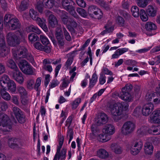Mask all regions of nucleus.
Returning a JSON list of instances; mask_svg holds the SVG:
<instances>
[{
	"label": "nucleus",
	"mask_w": 160,
	"mask_h": 160,
	"mask_svg": "<svg viewBox=\"0 0 160 160\" xmlns=\"http://www.w3.org/2000/svg\"><path fill=\"white\" fill-rule=\"evenodd\" d=\"M21 38L17 36L12 32L8 33L6 35L7 41L8 44L10 46L15 47L19 44L20 42H25V37L22 32H20Z\"/></svg>",
	"instance_id": "f257e3e1"
},
{
	"label": "nucleus",
	"mask_w": 160,
	"mask_h": 160,
	"mask_svg": "<svg viewBox=\"0 0 160 160\" xmlns=\"http://www.w3.org/2000/svg\"><path fill=\"white\" fill-rule=\"evenodd\" d=\"M123 103H117L111 104L109 106V110L112 116V118L115 122L121 120L122 112V104Z\"/></svg>",
	"instance_id": "f03ea898"
},
{
	"label": "nucleus",
	"mask_w": 160,
	"mask_h": 160,
	"mask_svg": "<svg viewBox=\"0 0 160 160\" xmlns=\"http://www.w3.org/2000/svg\"><path fill=\"white\" fill-rule=\"evenodd\" d=\"M63 8L76 19L79 17L75 11V7L73 6L74 4L72 0H63L62 2Z\"/></svg>",
	"instance_id": "7ed1b4c3"
},
{
	"label": "nucleus",
	"mask_w": 160,
	"mask_h": 160,
	"mask_svg": "<svg viewBox=\"0 0 160 160\" xmlns=\"http://www.w3.org/2000/svg\"><path fill=\"white\" fill-rule=\"evenodd\" d=\"M12 123L7 115L0 114V126L3 127L2 130L5 132H10L12 128Z\"/></svg>",
	"instance_id": "20e7f679"
},
{
	"label": "nucleus",
	"mask_w": 160,
	"mask_h": 160,
	"mask_svg": "<svg viewBox=\"0 0 160 160\" xmlns=\"http://www.w3.org/2000/svg\"><path fill=\"white\" fill-rule=\"evenodd\" d=\"M136 125L131 121H127L123 125L122 127V133L125 135L132 133L135 129Z\"/></svg>",
	"instance_id": "39448f33"
},
{
	"label": "nucleus",
	"mask_w": 160,
	"mask_h": 160,
	"mask_svg": "<svg viewBox=\"0 0 160 160\" xmlns=\"http://www.w3.org/2000/svg\"><path fill=\"white\" fill-rule=\"evenodd\" d=\"M19 68L24 73L28 75H32L33 71L31 65L25 60H21L18 64Z\"/></svg>",
	"instance_id": "423d86ee"
},
{
	"label": "nucleus",
	"mask_w": 160,
	"mask_h": 160,
	"mask_svg": "<svg viewBox=\"0 0 160 160\" xmlns=\"http://www.w3.org/2000/svg\"><path fill=\"white\" fill-rule=\"evenodd\" d=\"M12 52L16 59L21 58H24L28 53L27 49L23 46L19 47L17 51L12 49Z\"/></svg>",
	"instance_id": "0eeeda50"
},
{
	"label": "nucleus",
	"mask_w": 160,
	"mask_h": 160,
	"mask_svg": "<svg viewBox=\"0 0 160 160\" xmlns=\"http://www.w3.org/2000/svg\"><path fill=\"white\" fill-rule=\"evenodd\" d=\"M12 110L18 122L20 123H24L26 121V117L24 112L17 107H13Z\"/></svg>",
	"instance_id": "6e6552de"
},
{
	"label": "nucleus",
	"mask_w": 160,
	"mask_h": 160,
	"mask_svg": "<svg viewBox=\"0 0 160 160\" xmlns=\"http://www.w3.org/2000/svg\"><path fill=\"white\" fill-rule=\"evenodd\" d=\"M142 145V143L140 140L134 141L132 144L131 153L134 155H137L140 152Z\"/></svg>",
	"instance_id": "1a4fd4ad"
},
{
	"label": "nucleus",
	"mask_w": 160,
	"mask_h": 160,
	"mask_svg": "<svg viewBox=\"0 0 160 160\" xmlns=\"http://www.w3.org/2000/svg\"><path fill=\"white\" fill-rule=\"evenodd\" d=\"M8 25L11 30H15L20 29L21 24L17 18H13L11 19Z\"/></svg>",
	"instance_id": "9d476101"
},
{
	"label": "nucleus",
	"mask_w": 160,
	"mask_h": 160,
	"mask_svg": "<svg viewBox=\"0 0 160 160\" xmlns=\"http://www.w3.org/2000/svg\"><path fill=\"white\" fill-rule=\"evenodd\" d=\"M8 144L10 147L13 149L20 148L21 146L20 140L14 138H9L8 141Z\"/></svg>",
	"instance_id": "9b49d317"
},
{
	"label": "nucleus",
	"mask_w": 160,
	"mask_h": 160,
	"mask_svg": "<svg viewBox=\"0 0 160 160\" xmlns=\"http://www.w3.org/2000/svg\"><path fill=\"white\" fill-rule=\"evenodd\" d=\"M154 109L153 104L151 102L145 104L142 109V114L145 116H148L150 114Z\"/></svg>",
	"instance_id": "f8f14e48"
},
{
	"label": "nucleus",
	"mask_w": 160,
	"mask_h": 160,
	"mask_svg": "<svg viewBox=\"0 0 160 160\" xmlns=\"http://www.w3.org/2000/svg\"><path fill=\"white\" fill-rule=\"evenodd\" d=\"M49 27L54 28L58 26V20L56 17L51 14L49 15L48 18Z\"/></svg>",
	"instance_id": "ddd939ff"
},
{
	"label": "nucleus",
	"mask_w": 160,
	"mask_h": 160,
	"mask_svg": "<svg viewBox=\"0 0 160 160\" xmlns=\"http://www.w3.org/2000/svg\"><path fill=\"white\" fill-rule=\"evenodd\" d=\"M10 75L19 83L21 84L23 82V78L22 73L19 71V70L17 71L12 72Z\"/></svg>",
	"instance_id": "4468645a"
},
{
	"label": "nucleus",
	"mask_w": 160,
	"mask_h": 160,
	"mask_svg": "<svg viewBox=\"0 0 160 160\" xmlns=\"http://www.w3.org/2000/svg\"><path fill=\"white\" fill-rule=\"evenodd\" d=\"M103 132L105 134L110 136L115 132V128L113 125L112 124H106L103 129Z\"/></svg>",
	"instance_id": "2eb2a0df"
},
{
	"label": "nucleus",
	"mask_w": 160,
	"mask_h": 160,
	"mask_svg": "<svg viewBox=\"0 0 160 160\" xmlns=\"http://www.w3.org/2000/svg\"><path fill=\"white\" fill-rule=\"evenodd\" d=\"M61 148H57V152L56 155L58 157V160H63L66 157V153L67 149L65 148H63L61 151L60 149Z\"/></svg>",
	"instance_id": "dca6fc26"
},
{
	"label": "nucleus",
	"mask_w": 160,
	"mask_h": 160,
	"mask_svg": "<svg viewBox=\"0 0 160 160\" xmlns=\"http://www.w3.org/2000/svg\"><path fill=\"white\" fill-rule=\"evenodd\" d=\"M119 97L122 99L127 102H131L132 100V98L131 94L128 93L127 92L122 91L120 94L119 95Z\"/></svg>",
	"instance_id": "f3484780"
},
{
	"label": "nucleus",
	"mask_w": 160,
	"mask_h": 160,
	"mask_svg": "<svg viewBox=\"0 0 160 160\" xmlns=\"http://www.w3.org/2000/svg\"><path fill=\"white\" fill-rule=\"evenodd\" d=\"M108 120V118L107 115L104 113H102L100 117L98 119L97 123L98 125H101L105 124Z\"/></svg>",
	"instance_id": "a211bd4d"
},
{
	"label": "nucleus",
	"mask_w": 160,
	"mask_h": 160,
	"mask_svg": "<svg viewBox=\"0 0 160 160\" xmlns=\"http://www.w3.org/2000/svg\"><path fill=\"white\" fill-rule=\"evenodd\" d=\"M59 1V0H43L42 3L46 8H51L55 3H58Z\"/></svg>",
	"instance_id": "6ab92c4d"
},
{
	"label": "nucleus",
	"mask_w": 160,
	"mask_h": 160,
	"mask_svg": "<svg viewBox=\"0 0 160 160\" xmlns=\"http://www.w3.org/2000/svg\"><path fill=\"white\" fill-rule=\"evenodd\" d=\"M7 66L9 68L13 70V72L17 71L19 69L15 62L12 59H9L6 62Z\"/></svg>",
	"instance_id": "aec40b11"
},
{
	"label": "nucleus",
	"mask_w": 160,
	"mask_h": 160,
	"mask_svg": "<svg viewBox=\"0 0 160 160\" xmlns=\"http://www.w3.org/2000/svg\"><path fill=\"white\" fill-rule=\"evenodd\" d=\"M10 79L7 75L4 74L0 80V84L2 88H6V86L9 82Z\"/></svg>",
	"instance_id": "412c9836"
},
{
	"label": "nucleus",
	"mask_w": 160,
	"mask_h": 160,
	"mask_svg": "<svg viewBox=\"0 0 160 160\" xmlns=\"http://www.w3.org/2000/svg\"><path fill=\"white\" fill-rule=\"evenodd\" d=\"M0 90V94L2 98L7 101L10 100L11 97L10 95L6 91L7 88H1Z\"/></svg>",
	"instance_id": "4be33fe9"
},
{
	"label": "nucleus",
	"mask_w": 160,
	"mask_h": 160,
	"mask_svg": "<svg viewBox=\"0 0 160 160\" xmlns=\"http://www.w3.org/2000/svg\"><path fill=\"white\" fill-rule=\"evenodd\" d=\"M97 155L101 158L105 159L108 157L109 154L105 149H100L97 151Z\"/></svg>",
	"instance_id": "5701e85b"
},
{
	"label": "nucleus",
	"mask_w": 160,
	"mask_h": 160,
	"mask_svg": "<svg viewBox=\"0 0 160 160\" xmlns=\"http://www.w3.org/2000/svg\"><path fill=\"white\" fill-rule=\"evenodd\" d=\"M153 147L150 142H147L144 145V152L146 154L151 155L152 153Z\"/></svg>",
	"instance_id": "b1692460"
},
{
	"label": "nucleus",
	"mask_w": 160,
	"mask_h": 160,
	"mask_svg": "<svg viewBox=\"0 0 160 160\" xmlns=\"http://www.w3.org/2000/svg\"><path fill=\"white\" fill-rule=\"evenodd\" d=\"M29 4L28 0H22L19 7L18 11L22 12L28 9Z\"/></svg>",
	"instance_id": "393cba45"
},
{
	"label": "nucleus",
	"mask_w": 160,
	"mask_h": 160,
	"mask_svg": "<svg viewBox=\"0 0 160 160\" xmlns=\"http://www.w3.org/2000/svg\"><path fill=\"white\" fill-rule=\"evenodd\" d=\"M113 151L117 154H120L122 152V149L120 146L116 143L112 144L111 146Z\"/></svg>",
	"instance_id": "a878e982"
},
{
	"label": "nucleus",
	"mask_w": 160,
	"mask_h": 160,
	"mask_svg": "<svg viewBox=\"0 0 160 160\" xmlns=\"http://www.w3.org/2000/svg\"><path fill=\"white\" fill-rule=\"evenodd\" d=\"M9 49L6 45L0 46V55L2 57H4L8 55L9 52Z\"/></svg>",
	"instance_id": "bb28decb"
},
{
	"label": "nucleus",
	"mask_w": 160,
	"mask_h": 160,
	"mask_svg": "<svg viewBox=\"0 0 160 160\" xmlns=\"http://www.w3.org/2000/svg\"><path fill=\"white\" fill-rule=\"evenodd\" d=\"M17 93H19L21 97H25L27 95V92L25 88L22 86H19L17 87Z\"/></svg>",
	"instance_id": "cd10ccee"
},
{
	"label": "nucleus",
	"mask_w": 160,
	"mask_h": 160,
	"mask_svg": "<svg viewBox=\"0 0 160 160\" xmlns=\"http://www.w3.org/2000/svg\"><path fill=\"white\" fill-rule=\"evenodd\" d=\"M145 28L147 30L151 31L157 28L156 25L152 22H148L145 25Z\"/></svg>",
	"instance_id": "c85d7f7f"
},
{
	"label": "nucleus",
	"mask_w": 160,
	"mask_h": 160,
	"mask_svg": "<svg viewBox=\"0 0 160 160\" xmlns=\"http://www.w3.org/2000/svg\"><path fill=\"white\" fill-rule=\"evenodd\" d=\"M7 87V89L10 90L12 92H14L16 91V85L14 81H10L9 82L6 86Z\"/></svg>",
	"instance_id": "c756f323"
},
{
	"label": "nucleus",
	"mask_w": 160,
	"mask_h": 160,
	"mask_svg": "<svg viewBox=\"0 0 160 160\" xmlns=\"http://www.w3.org/2000/svg\"><path fill=\"white\" fill-rule=\"evenodd\" d=\"M98 126L97 124H93L91 128L92 134L95 137L98 136L99 132V130Z\"/></svg>",
	"instance_id": "7c9ffc66"
},
{
	"label": "nucleus",
	"mask_w": 160,
	"mask_h": 160,
	"mask_svg": "<svg viewBox=\"0 0 160 160\" xmlns=\"http://www.w3.org/2000/svg\"><path fill=\"white\" fill-rule=\"evenodd\" d=\"M111 139V136L107 135V134H100L98 137V139L100 141L102 142H105L108 141Z\"/></svg>",
	"instance_id": "2f4dec72"
},
{
	"label": "nucleus",
	"mask_w": 160,
	"mask_h": 160,
	"mask_svg": "<svg viewBox=\"0 0 160 160\" xmlns=\"http://www.w3.org/2000/svg\"><path fill=\"white\" fill-rule=\"evenodd\" d=\"M146 12L148 16L153 17L156 15V11L152 6H149L146 10Z\"/></svg>",
	"instance_id": "473e14b6"
},
{
	"label": "nucleus",
	"mask_w": 160,
	"mask_h": 160,
	"mask_svg": "<svg viewBox=\"0 0 160 160\" xmlns=\"http://www.w3.org/2000/svg\"><path fill=\"white\" fill-rule=\"evenodd\" d=\"M98 78L96 73H94L92 77V78L90 79V83L89 87L90 88H92L96 84Z\"/></svg>",
	"instance_id": "72a5a7b5"
},
{
	"label": "nucleus",
	"mask_w": 160,
	"mask_h": 160,
	"mask_svg": "<svg viewBox=\"0 0 160 160\" xmlns=\"http://www.w3.org/2000/svg\"><path fill=\"white\" fill-rule=\"evenodd\" d=\"M139 16L141 20L144 22L147 21L148 19V16L147 12L143 9H141Z\"/></svg>",
	"instance_id": "f704fd0d"
},
{
	"label": "nucleus",
	"mask_w": 160,
	"mask_h": 160,
	"mask_svg": "<svg viewBox=\"0 0 160 160\" xmlns=\"http://www.w3.org/2000/svg\"><path fill=\"white\" fill-rule=\"evenodd\" d=\"M131 11L134 17H138L139 16V9L137 6H132L131 9Z\"/></svg>",
	"instance_id": "c9c22d12"
},
{
	"label": "nucleus",
	"mask_w": 160,
	"mask_h": 160,
	"mask_svg": "<svg viewBox=\"0 0 160 160\" xmlns=\"http://www.w3.org/2000/svg\"><path fill=\"white\" fill-rule=\"evenodd\" d=\"M56 12L58 14L61 18V19L65 18H68V13L65 11H62L59 9H57Z\"/></svg>",
	"instance_id": "e433bc0d"
},
{
	"label": "nucleus",
	"mask_w": 160,
	"mask_h": 160,
	"mask_svg": "<svg viewBox=\"0 0 160 160\" xmlns=\"http://www.w3.org/2000/svg\"><path fill=\"white\" fill-rule=\"evenodd\" d=\"M96 10L95 13L92 17L98 19H101L102 17V11L99 8Z\"/></svg>",
	"instance_id": "4c0bfd02"
},
{
	"label": "nucleus",
	"mask_w": 160,
	"mask_h": 160,
	"mask_svg": "<svg viewBox=\"0 0 160 160\" xmlns=\"http://www.w3.org/2000/svg\"><path fill=\"white\" fill-rule=\"evenodd\" d=\"M152 0H137V3L138 5L142 8H144L148 5V2Z\"/></svg>",
	"instance_id": "58836bf2"
},
{
	"label": "nucleus",
	"mask_w": 160,
	"mask_h": 160,
	"mask_svg": "<svg viewBox=\"0 0 160 160\" xmlns=\"http://www.w3.org/2000/svg\"><path fill=\"white\" fill-rule=\"evenodd\" d=\"M34 81L33 79H29L26 82L27 88L29 89H32L34 87Z\"/></svg>",
	"instance_id": "ea45409f"
},
{
	"label": "nucleus",
	"mask_w": 160,
	"mask_h": 160,
	"mask_svg": "<svg viewBox=\"0 0 160 160\" xmlns=\"http://www.w3.org/2000/svg\"><path fill=\"white\" fill-rule=\"evenodd\" d=\"M28 38L29 41L32 42H34L39 39L38 36L34 33L29 34Z\"/></svg>",
	"instance_id": "a19ab883"
},
{
	"label": "nucleus",
	"mask_w": 160,
	"mask_h": 160,
	"mask_svg": "<svg viewBox=\"0 0 160 160\" xmlns=\"http://www.w3.org/2000/svg\"><path fill=\"white\" fill-rule=\"evenodd\" d=\"M147 130V128L146 127H142L138 130L137 133L141 137L146 133Z\"/></svg>",
	"instance_id": "79ce46f5"
},
{
	"label": "nucleus",
	"mask_w": 160,
	"mask_h": 160,
	"mask_svg": "<svg viewBox=\"0 0 160 160\" xmlns=\"http://www.w3.org/2000/svg\"><path fill=\"white\" fill-rule=\"evenodd\" d=\"M98 8L95 6H91L88 8V13L89 15L92 17Z\"/></svg>",
	"instance_id": "37998d69"
},
{
	"label": "nucleus",
	"mask_w": 160,
	"mask_h": 160,
	"mask_svg": "<svg viewBox=\"0 0 160 160\" xmlns=\"http://www.w3.org/2000/svg\"><path fill=\"white\" fill-rule=\"evenodd\" d=\"M76 11L80 15L83 17L85 18L88 16L87 13L86 11L82 8H77Z\"/></svg>",
	"instance_id": "c03bdc74"
},
{
	"label": "nucleus",
	"mask_w": 160,
	"mask_h": 160,
	"mask_svg": "<svg viewBox=\"0 0 160 160\" xmlns=\"http://www.w3.org/2000/svg\"><path fill=\"white\" fill-rule=\"evenodd\" d=\"M30 30L37 34H39L41 33V31L37 26L33 25H30L29 27Z\"/></svg>",
	"instance_id": "a18cd8bd"
},
{
	"label": "nucleus",
	"mask_w": 160,
	"mask_h": 160,
	"mask_svg": "<svg viewBox=\"0 0 160 160\" xmlns=\"http://www.w3.org/2000/svg\"><path fill=\"white\" fill-rule=\"evenodd\" d=\"M40 38L42 43L44 45H47L49 43L48 39L45 35L41 34L40 36Z\"/></svg>",
	"instance_id": "49530a36"
},
{
	"label": "nucleus",
	"mask_w": 160,
	"mask_h": 160,
	"mask_svg": "<svg viewBox=\"0 0 160 160\" xmlns=\"http://www.w3.org/2000/svg\"><path fill=\"white\" fill-rule=\"evenodd\" d=\"M55 36L56 37L63 36V32L61 25H59L56 28Z\"/></svg>",
	"instance_id": "de8ad7c7"
},
{
	"label": "nucleus",
	"mask_w": 160,
	"mask_h": 160,
	"mask_svg": "<svg viewBox=\"0 0 160 160\" xmlns=\"http://www.w3.org/2000/svg\"><path fill=\"white\" fill-rule=\"evenodd\" d=\"M58 45L62 46L64 44V41H65L63 35L60 36L56 37Z\"/></svg>",
	"instance_id": "09e8293b"
},
{
	"label": "nucleus",
	"mask_w": 160,
	"mask_h": 160,
	"mask_svg": "<svg viewBox=\"0 0 160 160\" xmlns=\"http://www.w3.org/2000/svg\"><path fill=\"white\" fill-rule=\"evenodd\" d=\"M132 89V86L131 84H127L122 89V91L130 93V92Z\"/></svg>",
	"instance_id": "8fccbe9b"
},
{
	"label": "nucleus",
	"mask_w": 160,
	"mask_h": 160,
	"mask_svg": "<svg viewBox=\"0 0 160 160\" xmlns=\"http://www.w3.org/2000/svg\"><path fill=\"white\" fill-rule=\"evenodd\" d=\"M150 122L152 123H158L160 122V119L158 117L152 114L150 116Z\"/></svg>",
	"instance_id": "3c124183"
},
{
	"label": "nucleus",
	"mask_w": 160,
	"mask_h": 160,
	"mask_svg": "<svg viewBox=\"0 0 160 160\" xmlns=\"http://www.w3.org/2000/svg\"><path fill=\"white\" fill-rule=\"evenodd\" d=\"M29 14L31 17L34 20H36L38 18L37 12L34 9L30 10Z\"/></svg>",
	"instance_id": "603ef678"
},
{
	"label": "nucleus",
	"mask_w": 160,
	"mask_h": 160,
	"mask_svg": "<svg viewBox=\"0 0 160 160\" xmlns=\"http://www.w3.org/2000/svg\"><path fill=\"white\" fill-rule=\"evenodd\" d=\"M12 15L10 14H6L4 16V24L8 25V23L11 20Z\"/></svg>",
	"instance_id": "864d4df0"
},
{
	"label": "nucleus",
	"mask_w": 160,
	"mask_h": 160,
	"mask_svg": "<svg viewBox=\"0 0 160 160\" xmlns=\"http://www.w3.org/2000/svg\"><path fill=\"white\" fill-rule=\"evenodd\" d=\"M152 130L154 135H158L160 134V126H152Z\"/></svg>",
	"instance_id": "5fc2aeb1"
},
{
	"label": "nucleus",
	"mask_w": 160,
	"mask_h": 160,
	"mask_svg": "<svg viewBox=\"0 0 160 160\" xmlns=\"http://www.w3.org/2000/svg\"><path fill=\"white\" fill-rule=\"evenodd\" d=\"M124 19L120 16L117 17V22L118 25L120 27H123L124 25Z\"/></svg>",
	"instance_id": "6e6d98bb"
},
{
	"label": "nucleus",
	"mask_w": 160,
	"mask_h": 160,
	"mask_svg": "<svg viewBox=\"0 0 160 160\" xmlns=\"http://www.w3.org/2000/svg\"><path fill=\"white\" fill-rule=\"evenodd\" d=\"M64 35L66 40L68 41H70L71 39V38L69 33L66 30V28L64 27L62 28Z\"/></svg>",
	"instance_id": "4d7b16f0"
},
{
	"label": "nucleus",
	"mask_w": 160,
	"mask_h": 160,
	"mask_svg": "<svg viewBox=\"0 0 160 160\" xmlns=\"http://www.w3.org/2000/svg\"><path fill=\"white\" fill-rule=\"evenodd\" d=\"M73 132L72 129L71 128H68L67 132V137H69L68 143H69L73 138Z\"/></svg>",
	"instance_id": "13d9d810"
},
{
	"label": "nucleus",
	"mask_w": 160,
	"mask_h": 160,
	"mask_svg": "<svg viewBox=\"0 0 160 160\" xmlns=\"http://www.w3.org/2000/svg\"><path fill=\"white\" fill-rule=\"evenodd\" d=\"M42 78L41 77H39L37 78L36 82L34 85L35 89L37 90H38V87L40 86Z\"/></svg>",
	"instance_id": "bf43d9fd"
},
{
	"label": "nucleus",
	"mask_w": 160,
	"mask_h": 160,
	"mask_svg": "<svg viewBox=\"0 0 160 160\" xmlns=\"http://www.w3.org/2000/svg\"><path fill=\"white\" fill-rule=\"evenodd\" d=\"M33 46L35 48L39 50L42 51L43 48V46L39 42H36L35 43Z\"/></svg>",
	"instance_id": "052dcab7"
},
{
	"label": "nucleus",
	"mask_w": 160,
	"mask_h": 160,
	"mask_svg": "<svg viewBox=\"0 0 160 160\" xmlns=\"http://www.w3.org/2000/svg\"><path fill=\"white\" fill-rule=\"evenodd\" d=\"M81 99L80 98H78L75 100L72 104V108L73 109H75L78 106L79 103L81 102Z\"/></svg>",
	"instance_id": "680f3d73"
},
{
	"label": "nucleus",
	"mask_w": 160,
	"mask_h": 160,
	"mask_svg": "<svg viewBox=\"0 0 160 160\" xmlns=\"http://www.w3.org/2000/svg\"><path fill=\"white\" fill-rule=\"evenodd\" d=\"M24 58H26L32 64H33L35 63L34 58L32 56L31 54L28 53V55H26V57Z\"/></svg>",
	"instance_id": "e2e57ef3"
},
{
	"label": "nucleus",
	"mask_w": 160,
	"mask_h": 160,
	"mask_svg": "<svg viewBox=\"0 0 160 160\" xmlns=\"http://www.w3.org/2000/svg\"><path fill=\"white\" fill-rule=\"evenodd\" d=\"M106 77L104 74L101 73L99 78V83L100 84L102 85L106 82Z\"/></svg>",
	"instance_id": "0e129e2a"
},
{
	"label": "nucleus",
	"mask_w": 160,
	"mask_h": 160,
	"mask_svg": "<svg viewBox=\"0 0 160 160\" xmlns=\"http://www.w3.org/2000/svg\"><path fill=\"white\" fill-rule=\"evenodd\" d=\"M77 4L82 7H85L86 6V3L83 0H76Z\"/></svg>",
	"instance_id": "69168bd1"
},
{
	"label": "nucleus",
	"mask_w": 160,
	"mask_h": 160,
	"mask_svg": "<svg viewBox=\"0 0 160 160\" xmlns=\"http://www.w3.org/2000/svg\"><path fill=\"white\" fill-rule=\"evenodd\" d=\"M73 59V58L72 57L69 58L65 63V66L67 68H68L72 63Z\"/></svg>",
	"instance_id": "338daca9"
},
{
	"label": "nucleus",
	"mask_w": 160,
	"mask_h": 160,
	"mask_svg": "<svg viewBox=\"0 0 160 160\" xmlns=\"http://www.w3.org/2000/svg\"><path fill=\"white\" fill-rule=\"evenodd\" d=\"M0 3L2 8L6 10L7 8V3L5 0H0Z\"/></svg>",
	"instance_id": "774afa93"
}]
</instances>
